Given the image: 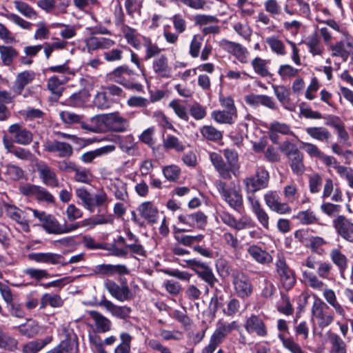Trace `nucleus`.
<instances>
[{"label": "nucleus", "mask_w": 353, "mask_h": 353, "mask_svg": "<svg viewBox=\"0 0 353 353\" xmlns=\"http://www.w3.org/2000/svg\"><path fill=\"white\" fill-rule=\"evenodd\" d=\"M91 122L90 132L94 133L125 132L130 126L129 121L118 112L94 116L92 117Z\"/></svg>", "instance_id": "nucleus-1"}, {"label": "nucleus", "mask_w": 353, "mask_h": 353, "mask_svg": "<svg viewBox=\"0 0 353 353\" xmlns=\"http://www.w3.org/2000/svg\"><path fill=\"white\" fill-rule=\"evenodd\" d=\"M269 173L263 168H258L255 174L245 177L243 185L246 194V199L248 202L254 200H259L255 192L268 187L269 183Z\"/></svg>", "instance_id": "nucleus-2"}, {"label": "nucleus", "mask_w": 353, "mask_h": 353, "mask_svg": "<svg viewBox=\"0 0 353 353\" xmlns=\"http://www.w3.org/2000/svg\"><path fill=\"white\" fill-rule=\"evenodd\" d=\"M74 192L77 198L81 201L80 204L90 212H93L96 207L103 206L108 201V194L103 190L94 196L85 187L76 188Z\"/></svg>", "instance_id": "nucleus-3"}, {"label": "nucleus", "mask_w": 353, "mask_h": 353, "mask_svg": "<svg viewBox=\"0 0 353 353\" xmlns=\"http://www.w3.org/2000/svg\"><path fill=\"white\" fill-rule=\"evenodd\" d=\"M214 185L221 199L233 210L239 212L243 205V196L241 192L230 187L226 182L219 179L214 182Z\"/></svg>", "instance_id": "nucleus-4"}, {"label": "nucleus", "mask_w": 353, "mask_h": 353, "mask_svg": "<svg viewBox=\"0 0 353 353\" xmlns=\"http://www.w3.org/2000/svg\"><path fill=\"white\" fill-rule=\"evenodd\" d=\"M19 190L23 196L33 197L39 202L54 203L55 201L54 196L46 188L40 185L25 183L19 186Z\"/></svg>", "instance_id": "nucleus-5"}, {"label": "nucleus", "mask_w": 353, "mask_h": 353, "mask_svg": "<svg viewBox=\"0 0 353 353\" xmlns=\"http://www.w3.org/2000/svg\"><path fill=\"white\" fill-rule=\"evenodd\" d=\"M329 50L332 57H339L344 62L350 57L353 59V37L350 34H345L343 39L330 44Z\"/></svg>", "instance_id": "nucleus-6"}, {"label": "nucleus", "mask_w": 353, "mask_h": 353, "mask_svg": "<svg viewBox=\"0 0 353 353\" xmlns=\"http://www.w3.org/2000/svg\"><path fill=\"white\" fill-rule=\"evenodd\" d=\"M276 269L283 287L288 290L296 283L294 272L287 265L283 254H278L276 261Z\"/></svg>", "instance_id": "nucleus-7"}, {"label": "nucleus", "mask_w": 353, "mask_h": 353, "mask_svg": "<svg viewBox=\"0 0 353 353\" xmlns=\"http://www.w3.org/2000/svg\"><path fill=\"white\" fill-rule=\"evenodd\" d=\"M35 167L41 181L45 185L50 188H59L60 186L55 171L46 162L37 161Z\"/></svg>", "instance_id": "nucleus-8"}, {"label": "nucleus", "mask_w": 353, "mask_h": 353, "mask_svg": "<svg viewBox=\"0 0 353 353\" xmlns=\"http://www.w3.org/2000/svg\"><path fill=\"white\" fill-rule=\"evenodd\" d=\"M4 208L8 218L18 223L24 232L30 231L29 220L26 217L27 210H23L8 203H4Z\"/></svg>", "instance_id": "nucleus-9"}, {"label": "nucleus", "mask_w": 353, "mask_h": 353, "mask_svg": "<svg viewBox=\"0 0 353 353\" xmlns=\"http://www.w3.org/2000/svg\"><path fill=\"white\" fill-rule=\"evenodd\" d=\"M220 46L225 51L234 56L241 63H248L249 52L241 43L223 39L220 41Z\"/></svg>", "instance_id": "nucleus-10"}, {"label": "nucleus", "mask_w": 353, "mask_h": 353, "mask_svg": "<svg viewBox=\"0 0 353 353\" xmlns=\"http://www.w3.org/2000/svg\"><path fill=\"white\" fill-rule=\"evenodd\" d=\"M336 233L345 240L353 242V223L343 215H339L332 221Z\"/></svg>", "instance_id": "nucleus-11"}, {"label": "nucleus", "mask_w": 353, "mask_h": 353, "mask_svg": "<svg viewBox=\"0 0 353 353\" xmlns=\"http://www.w3.org/2000/svg\"><path fill=\"white\" fill-rule=\"evenodd\" d=\"M264 201L267 206L273 212L279 214H290L292 209L288 203L280 201V197L275 191H269L264 195Z\"/></svg>", "instance_id": "nucleus-12"}, {"label": "nucleus", "mask_w": 353, "mask_h": 353, "mask_svg": "<svg viewBox=\"0 0 353 353\" xmlns=\"http://www.w3.org/2000/svg\"><path fill=\"white\" fill-rule=\"evenodd\" d=\"M8 132L12 136L13 141L22 145H30L33 140L32 132L19 123H14L9 126Z\"/></svg>", "instance_id": "nucleus-13"}, {"label": "nucleus", "mask_w": 353, "mask_h": 353, "mask_svg": "<svg viewBox=\"0 0 353 353\" xmlns=\"http://www.w3.org/2000/svg\"><path fill=\"white\" fill-rule=\"evenodd\" d=\"M220 218L223 223L236 230H243L253 227L252 219L248 216H243L239 220L228 212H223Z\"/></svg>", "instance_id": "nucleus-14"}, {"label": "nucleus", "mask_w": 353, "mask_h": 353, "mask_svg": "<svg viewBox=\"0 0 353 353\" xmlns=\"http://www.w3.org/2000/svg\"><path fill=\"white\" fill-rule=\"evenodd\" d=\"M325 307V304L321 300L317 299L314 301L312 307V316L321 328L327 327L334 320V316L332 314L324 312Z\"/></svg>", "instance_id": "nucleus-15"}, {"label": "nucleus", "mask_w": 353, "mask_h": 353, "mask_svg": "<svg viewBox=\"0 0 353 353\" xmlns=\"http://www.w3.org/2000/svg\"><path fill=\"white\" fill-rule=\"evenodd\" d=\"M232 283L234 287V290L238 296L244 299L252 294V283L249 278L244 274L236 273L234 274Z\"/></svg>", "instance_id": "nucleus-16"}, {"label": "nucleus", "mask_w": 353, "mask_h": 353, "mask_svg": "<svg viewBox=\"0 0 353 353\" xmlns=\"http://www.w3.org/2000/svg\"><path fill=\"white\" fill-rule=\"evenodd\" d=\"M189 264L196 274L210 287H213L215 283L217 282L218 280L215 277L212 268L205 263L192 260L190 261Z\"/></svg>", "instance_id": "nucleus-17"}, {"label": "nucleus", "mask_w": 353, "mask_h": 353, "mask_svg": "<svg viewBox=\"0 0 353 353\" xmlns=\"http://www.w3.org/2000/svg\"><path fill=\"white\" fill-rule=\"evenodd\" d=\"M139 215L144 219L148 224L157 223L159 217V211L156 205L152 201H144L137 208Z\"/></svg>", "instance_id": "nucleus-18"}, {"label": "nucleus", "mask_w": 353, "mask_h": 353, "mask_svg": "<svg viewBox=\"0 0 353 353\" xmlns=\"http://www.w3.org/2000/svg\"><path fill=\"white\" fill-rule=\"evenodd\" d=\"M35 79V72L32 70H25L16 76L11 91L14 95H20L24 88L31 83Z\"/></svg>", "instance_id": "nucleus-19"}, {"label": "nucleus", "mask_w": 353, "mask_h": 353, "mask_svg": "<svg viewBox=\"0 0 353 353\" xmlns=\"http://www.w3.org/2000/svg\"><path fill=\"white\" fill-rule=\"evenodd\" d=\"M43 148L48 152H57L59 157H69L72 154L73 150L71 145L65 142L57 140L46 141Z\"/></svg>", "instance_id": "nucleus-20"}, {"label": "nucleus", "mask_w": 353, "mask_h": 353, "mask_svg": "<svg viewBox=\"0 0 353 353\" xmlns=\"http://www.w3.org/2000/svg\"><path fill=\"white\" fill-rule=\"evenodd\" d=\"M285 12L290 14H299L307 17L310 14V8L307 0H288L284 6Z\"/></svg>", "instance_id": "nucleus-21"}, {"label": "nucleus", "mask_w": 353, "mask_h": 353, "mask_svg": "<svg viewBox=\"0 0 353 353\" xmlns=\"http://www.w3.org/2000/svg\"><path fill=\"white\" fill-rule=\"evenodd\" d=\"M178 219L190 228H202L207 223V216L201 212L181 214Z\"/></svg>", "instance_id": "nucleus-22"}, {"label": "nucleus", "mask_w": 353, "mask_h": 353, "mask_svg": "<svg viewBox=\"0 0 353 353\" xmlns=\"http://www.w3.org/2000/svg\"><path fill=\"white\" fill-rule=\"evenodd\" d=\"M245 329L249 334L254 333L260 337H265L268 335V330L263 321L254 314L247 319Z\"/></svg>", "instance_id": "nucleus-23"}, {"label": "nucleus", "mask_w": 353, "mask_h": 353, "mask_svg": "<svg viewBox=\"0 0 353 353\" xmlns=\"http://www.w3.org/2000/svg\"><path fill=\"white\" fill-rule=\"evenodd\" d=\"M105 287L110 294L120 301L130 300L132 297L131 292L127 285H119L116 283L107 281Z\"/></svg>", "instance_id": "nucleus-24"}, {"label": "nucleus", "mask_w": 353, "mask_h": 353, "mask_svg": "<svg viewBox=\"0 0 353 353\" xmlns=\"http://www.w3.org/2000/svg\"><path fill=\"white\" fill-rule=\"evenodd\" d=\"M329 257L340 272L343 273L347 268L349 260L347 256L342 252L341 246L339 245L336 248H332L330 250Z\"/></svg>", "instance_id": "nucleus-25"}, {"label": "nucleus", "mask_w": 353, "mask_h": 353, "mask_svg": "<svg viewBox=\"0 0 353 353\" xmlns=\"http://www.w3.org/2000/svg\"><path fill=\"white\" fill-rule=\"evenodd\" d=\"M209 158L221 177L224 179H230L232 178V174H230L227 164L220 154L214 152H210Z\"/></svg>", "instance_id": "nucleus-26"}, {"label": "nucleus", "mask_w": 353, "mask_h": 353, "mask_svg": "<svg viewBox=\"0 0 353 353\" xmlns=\"http://www.w3.org/2000/svg\"><path fill=\"white\" fill-rule=\"evenodd\" d=\"M99 305L118 319H125L130 316L131 309L127 306H119L106 299L101 301Z\"/></svg>", "instance_id": "nucleus-27"}, {"label": "nucleus", "mask_w": 353, "mask_h": 353, "mask_svg": "<svg viewBox=\"0 0 353 353\" xmlns=\"http://www.w3.org/2000/svg\"><path fill=\"white\" fill-rule=\"evenodd\" d=\"M152 69L160 77L170 78L172 77V68L169 66L168 57L164 54L154 59Z\"/></svg>", "instance_id": "nucleus-28"}, {"label": "nucleus", "mask_w": 353, "mask_h": 353, "mask_svg": "<svg viewBox=\"0 0 353 353\" xmlns=\"http://www.w3.org/2000/svg\"><path fill=\"white\" fill-rule=\"evenodd\" d=\"M88 51L97 50L99 49H109L115 44L114 41L105 37H90L85 40Z\"/></svg>", "instance_id": "nucleus-29"}, {"label": "nucleus", "mask_w": 353, "mask_h": 353, "mask_svg": "<svg viewBox=\"0 0 353 353\" xmlns=\"http://www.w3.org/2000/svg\"><path fill=\"white\" fill-rule=\"evenodd\" d=\"M88 314L92 319L96 329L99 332L105 333L112 330V324L108 318L95 310H90Z\"/></svg>", "instance_id": "nucleus-30"}, {"label": "nucleus", "mask_w": 353, "mask_h": 353, "mask_svg": "<svg viewBox=\"0 0 353 353\" xmlns=\"http://www.w3.org/2000/svg\"><path fill=\"white\" fill-rule=\"evenodd\" d=\"M251 206L252 212L255 214L259 223L265 229H269L270 217L266 211L262 208L259 200H254L248 202Z\"/></svg>", "instance_id": "nucleus-31"}, {"label": "nucleus", "mask_w": 353, "mask_h": 353, "mask_svg": "<svg viewBox=\"0 0 353 353\" xmlns=\"http://www.w3.org/2000/svg\"><path fill=\"white\" fill-rule=\"evenodd\" d=\"M248 253L256 262L268 264L272 261V256L265 250L256 245H252L248 248Z\"/></svg>", "instance_id": "nucleus-32"}, {"label": "nucleus", "mask_w": 353, "mask_h": 353, "mask_svg": "<svg viewBox=\"0 0 353 353\" xmlns=\"http://www.w3.org/2000/svg\"><path fill=\"white\" fill-rule=\"evenodd\" d=\"M61 121L65 124H80L82 129L90 132L92 125H89L83 121V116L69 111H62L59 113Z\"/></svg>", "instance_id": "nucleus-33"}, {"label": "nucleus", "mask_w": 353, "mask_h": 353, "mask_svg": "<svg viewBox=\"0 0 353 353\" xmlns=\"http://www.w3.org/2000/svg\"><path fill=\"white\" fill-rule=\"evenodd\" d=\"M41 327L39 323L32 319H28L23 324L18 327L19 333L29 339L33 338L38 335L41 331Z\"/></svg>", "instance_id": "nucleus-34"}, {"label": "nucleus", "mask_w": 353, "mask_h": 353, "mask_svg": "<svg viewBox=\"0 0 353 353\" xmlns=\"http://www.w3.org/2000/svg\"><path fill=\"white\" fill-rule=\"evenodd\" d=\"M327 336L331 345L330 353H346V344L339 334L328 331Z\"/></svg>", "instance_id": "nucleus-35"}, {"label": "nucleus", "mask_w": 353, "mask_h": 353, "mask_svg": "<svg viewBox=\"0 0 353 353\" xmlns=\"http://www.w3.org/2000/svg\"><path fill=\"white\" fill-rule=\"evenodd\" d=\"M29 259L37 263L57 264L60 255L51 252L30 253L28 255Z\"/></svg>", "instance_id": "nucleus-36"}, {"label": "nucleus", "mask_w": 353, "mask_h": 353, "mask_svg": "<svg viewBox=\"0 0 353 353\" xmlns=\"http://www.w3.org/2000/svg\"><path fill=\"white\" fill-rule=\"evenodd\" d=\"M77 343L74 339L69 338L62 341L57 347L46 353H77Z\"/></svg>", "instance_id": "nucleus-37"}, {"label": "nucleus", "mask_w": 353, "mask_h": 353, "mask_svg": "<svg viewBox=\"0 0 353 353\" xmlns=\"http://www.w3.org/2000/svg\"><path fill=\"white\" fill-rule=\"evenodd\" d=\"M18 55L19 52L14 47L0 45V58L4 65H10Z\"/></svg>", "instance_id": "nucleus-38"}, {"label": "nucleus", "mask_w": 353, "mask_h": 353, "mask_svg": "<svg viewBox=\"0 0 353 353\" xmlns=\"http://www.w3.org/2000/svg\"><path fill=\"white\" fill-rule=\"evenodd\" d=\"M51 341V337H47L44 339L29 341L22 346V352L37 353L50 343Z\"/></svg>", "instance_id": "nucleus-39"}, {"label": "nucleus", "mask_w": 353, "mask_h": 353, "mask_svg": "<svg viewBox=\"0 0 353 353\" xmlns=\"http://www.w3.org/2000/svg\"><path fill=\"white\" fill-rule=\"evenodd\" d=\"M111 190L117 199L126 201L128 199L127 185L120 179H115L111 183Z\"/></svg>", "instance_id": "nucleus-40"}, {"label": "nucleus", "mask_w": 353, "mask_h": 353, "mask_svg": "<svg viewBox=\"0 0 353 353\" xmlns=\"http://www.w3.org/2000/svg\"><path fill=\"white\" fill-rule=\"evenodd\" d=\"M42 228L48 234H61L62 225L59 221L50 214H48L42 223Z\"/></svg>", "instance_id": "nucleus-41"}, {"label": "nucleus", "mask_w": 353, "mask_h": 353, "mask_svg": "<svg viewBox=\"0 0 353 353\" xmlns=\"http://www.w3.org/2000/svg\"><path fill=\"white\" fill-rule=\"evenodd\" d=\"M223 154L227 160L226 164L230 174L236 175V172H238L239 169L237 152L234 150L225 149L223 151Z\"/></svg>", "instance_id": "nucleus-42"}, {"label": "nucleus", "mask_w": 353, "mask_h": 353, "mask_svg": "<svg viewBox=\"0 0 353 353\" xmlns=\"http://www.w3.org/2000/svg\"><path fill=\"white\" fill-rule=\"evenodd\" d=\"M268 63V60L263 59L261 57H256L251 62L252 67L255 73L262 77L272 76L269 70Z\"/></svg>", "instance_id": "nucleus-43"}, {"label": "nucleus", "mask_w": 353, "mask_h": 353, "mask_svg": "<svg viewBox=\"0 0 353 353\" xmlns=\"http://www.w3.org/2000/svg\"><path fill=\"white\" fill-rule=\"evenodd\" d=\"M323 296L327 302L334 307L337 314L343 317L345 316V311L343 306L337 301L335 292L333 290L329 288L324 289Z\"/></svg>", "instance_id": "nucleus-44"}, {"label": "nucleus", "mask_w": 353, "mask_h": 353, "mask_svg": "<svg viewBox=\"0 0 353 353\" xmlns=\"http://www.w3.org/2000/svg\"><path fill=\"white\" fill-rule=\"evenodd\" d=\"M305 132L312 139L321 142L327 141L331 136L329 130L324 127H309Z\"/></svg>", "instance_id": "nucleus-45"}, {"label": "nucleus", "mask_w": 353, "mask_h": 353, "mask_svg": "<svg viewBox=\"0 0 353 353\" xmlns=\"http://www.w3.org/2000/svg\"><path fill=\"white\" fill-rule=\"evenodd\" d=\"M305 45L307 46L309 52L313 56L321 55L324 52V47L316 34L310 36L305 41Z\"/></svg>", "instance_id": "nucleus-46"}, {"label": "nucleus", "mask_w": 353, "mask_h": 353, "mask_svg": "<svg viewBox=\"0 0 353 353\" xmlns=\"http://www.w3.org/2000/svg\"><path fill=\"white\" fill-rule=\"evenodd\" d=\"M119 339L121 342L115 347L114 353H130L132 336L128 332H122L119 334Z\"/></svg>", "instance_id": "nucleus-47"}, {"label": "nucleus", "mask_w": 353, "mask_h": 353, "mask_svg": "<svg viewBox=\"0 0 353 353\" xmlns=\"http://www.w3.org/2000/svg\"><path fill=\"white\" fill-rule=\"evenodd\" d=\"M163 147L167 150H174L177 152H182L185 149V145L176 137L171 134L163 139Z\"/></svg>", "instance_id": "nucleus-48"}, {"label": "nucleus", "mask_w": 353, "mask_h": 353, "mask_svg": "<svg viewBox=\"0 0 353 353\" xmlns=\"http://www.w3.org/2000/svg\"><path fill=\"white\" fill-rule=\"evenodd\" d=\"M15 9L23 16L28 19H36L37 12L27 3L16 0L13 2Z\"/></svg>", "instance_id": "nucleus-49"}, {"label": "nucleus", "mask_w": 353, "mask_h": 353, "mask_svg": "<svg viewBox=\"0 0 353 353\" xmlns=\"http://www.w3.org/2000/svg\"><path fill=\"white\" fill-rule=\"evenodd\" d=\"M303 278L305 285L310 286V288L321 291L324 288V283L319 280L316 274L313 272L303 271Z\"/></svg>", "instance_id": "nucleus-50"}, {"label": "nucleus", "mask_w": 353, "mask_h": 353, "mask_svg": "<svg viewBox=\"0 0 353 353\" xmlns=\"http://www.w3.org/2000/svg\"><path fill=\"white\" fill-rule=\"evenodd\" d=\"M211 117L220 124H232L235 122L236 117L225 110H214L211 113Z\"/></svg>", "instance_id": "nucleus-51"}, {"label": "nucleus", "mask_w": 353, "mask_h": 353, "mask_svg": "<svg viewBox=\"0 0 353 353\" xmlns=\"http://www.w3.org/2000/svg\"><path fill=\"white\" fill-rule=\"evenodd\" d=\"M89 94L85 90H82L72 94L67 100V105L73 108L83 106L88 101Z\"/></svg>", "instance_id": "nucleus-52"}, {"label": "nucleus", "mask_w": 353, "mask_h": 353, "mask_svg": "<svg viewBox=\"0 0 353 353\" xmlns=\"http://www.w3.org/2000/svg\"><path fill=\"white\" fill-rule=\"evenodd\" d=\"M64 83V80L60 79L57 76H52L48 79L47 87L52 94L59 98L62 94L63 90V85Z\"/></svg>", "instance_id": "nucleus-53"}, {"label": "nucleus", "mask_w": 353, "mask_h": 353, "mask_svg": "<svg viewBox=\"0 0 353 353\" xmlns=\"http://www.w3.org/2000/svg\"><path fill=\"white\" fill-rule=\"evenodd\" d=\"M265 42L269 46L271 50L275 54L280 56H284L286 54L285 45L278 37L272 36L267 37Z\"/></svg>", "instance_id": "nucleus-54"}, {"label": "nucleus", "mask_w": 353, "mask_h": 353, "mask_svg": "<svg viewBox=\"0 0 353 353\" xmlns=\"http://www.w3.org/2000/svg\"><path fill=\"white\" fill-rule=\"evenodd\" d=\"M288 160L293 173L296 175H302L305 171L303 154L299 152L294 156L291 157Z\"/></svg>", "instance_id": "nucleus-55"}, {"label": "nucleus", "mask_w": 353, "mask_h": 353, "mask_svg": "<svg viewBox=\"0 0 353 353\" xmlns=\"http://www.w3.org/2000/svg\"><path fill=\"white\" fill-rule=\"evenodd\" d=\"M119 145L121 150L128 154H132L136 148L134 138L132 134L120 137Z\"/></svg>", "instance_id": "nucleus-56"}, {"label": "nucleus", "mask_w": 353, "mask_h": 353, "mask_svg": "<svg viewBox=\"0 0 353 353\" xmlns=\"http://www.w3.org/2000/svg\"><path fill=\"white\" fill-rule=\"evenodd\" d=\"M326 244L327 241L323 237L315 236L308 238L307 246L313 252L318 254H323L324 253V250L322 248Z\"/></svg>", "instance_id": "nucleus-57"}, {"label": "nucleus", "mask_w": 353, "mask_h": 353, "mask_svg": "<svg viewBox=\"0 0 353 353\" xmlns=\"http://www.w3.org/2000/svg\"><path fill=\"white\" fill-rule=\"evenodd\" d=\"M63 300L60 296L46 293L44 294L41 299L40 308L44 309L47 305H50L53 307H61L63 305Z\"/></svg>", "instance_id": "nucleus-58"}, {"label": "nucleus", "mask_w": 353, "mask_h": 353, "mask_svg": "<svg viewBox=\"0 0 353 353\" xmlns=\"http://www.w3.org/2000/svg\"><path fill=\"white\" fill-rule=\"evenodd\" d=\"M277 133L281 134H293L290 125L284 123L274 121L270 126V137L272 139H275L274 135Z\"/></svg>", "instance_id": "nucleus-59"}, {"label": "nucleus", "mask_w": 353, "mask_h": 353, "mask_svg": "<svg viewBox=\"0 0 353 353\" xmlns=\"http://www.w3.org/2000/svg\"><path fill=\"white\" fill-rule=\"evenodd\" d=\"M202 136L210 141H219L223 137V134L216 128L212 125H204L200 129Z\"/></svg>", "instance_id": "nucleus-60"}, {"label": "nucleus", "mask_w": 353, "mask_h": 353, "mask_svg": "<svg viewBox=\"0 0 353 353\" xmlns=\"http://www.w3.org/2000/svg\"><path fill=\"white\" fill-rule=\"evenodd\" d=\"M143 40L145 48V59H150L161 53V49L156 43H152L149 37H143Z\"/></svg>", "instance_id": "nucleus-61"}, {"label": "nucleus", "mask_w": 353, "mask_h": 353, "mask_svg": "<svg viewBox=\"0 0 353 353\" xmlns=\"http://www.w3.org/2000/svg\"><path fill=\"white\" fill-rule=\"evenodd\" d=\"M74 172L75 173L74 179L77 182L89 184L92 181V174L86 168L77 166Z\"/></svg>", "instance_id": "nucleus-62"}, {"label": "nucleus", "mask_w": 353, "mask_h": 353, "mask_svg": "<svg viewBox=\"0 0 353 353\" xmlns=\"http://www.w3.org/2000/svg\"><path fill=\"white\" fill-rule=\"evenodd\" d=\"M279 338L281 341L283 346L291 353H304L300 345L292 338L285 337L283 334H279Z\"/></svg>", "instance_id": "nucleus-63"}, {"label": "nucleus", "mask_w": 353, "mask_h": 353, "mask_svg": "<svg viewBox=\"0 0 353 353\" xmlns=\"http://www.w3.org/2000/svg\"><path fill=\"white\" fill-rule=\"evenodd\" d=\"M299 70L292 67L289 64L281 65L278 70V74L283 80L296 77L299 74Z\"/></svg>", "instance_id": "nucleus-64"}]
</instances>
